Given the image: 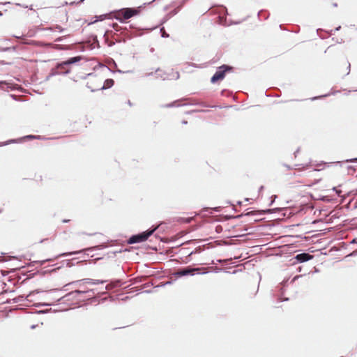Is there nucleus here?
Returning a JSON list of instances; mask_svg holds the SVG:
<instances>
[{"mask_svg": "<svg viewBox=\"0 0 357 357\" xmlns=\"http://www.w3.org/2000/svg\"><path fill=\"white\" fill-rule=\"evenodd\" d=\"M340 29H341V26H339L335 28V31H339Z\"/></svg>", "mask_w": 357, "mask_h": 357, "instance_id": "nucleus-50", "label": "nucleus"}, {"mask_svg": "<svg viewBox=\"0 0 357 357\" xmlns=\"http://www.w3.org/2000/svg\"><path fill=\"white\" fill-rule=\"evenodd\" d=\"M105 17H106V15H100L98 16H96V20L94 21V22L103 20L104 19H105Z\"/></svg>", "mask_w": 357, "mask_h": 357, "instance_id": "nucleus-23", "label": "nucleus"}, {"mask_svg": "<svg viewBox=\"0 0 357 357\" xmlns=\"http://www.w3.org/2000/svg\"><path fill=\"white\" fill-rule=\"evenodd\" d=\"M54 29H55V30H56V31H59V32H62V31H63V30H64V29H63L61 26H59V25H56V26H55Z\"/></svg>", "mask_w": 357, "mask_h": 357, "instance_id": "nucleus-33", "label": "nucleus"}, {"mask_svg": "<svg viewBox=\"0 0 357 357\" xmlns=\"http://www.w3.org/2000/svg\"><path fill=\"white\" fill-rule=\"evenodd\" d=\"M300 152V148L298 147L296 151L294 153V155L295 157L297 156L298 153Z\"/></svg>", "mask_w": 357, "mask_h": 357, "instance_id": "nucleus-40", "label": "nucleus"}, {"mask_svg": "<svg viewBox=\"0 0 357 357\" xmlns=\"http://www.w3.org/2000/svg\"><path fill=\"white\" fill-rule=\"evenodd\" d=\"M113 287H114V286H111V285L108 284V285H107V286L105 287V289H106V290H107V289H112Z\"/></svg>", "mask_w": 357, "mask_h": 357, "instance_id": "nucleus-41", "label": "nucleus"}, {"mask_svg": "<svg viewBox=\"0 0 357 357\" xmlns=\"http://www.w3.org/2000/svg\"><path fill=\"white\" fill-rule=\"evenodd\" d=\"M112 27L116 31H128V28L126 27H121L118 25L116 23H114L112 24Z\"/></svg>", "mask_w": 357, "mask_h": 357, "instance_id": "nucleus-16", "label": "nucleus"}, {"mask_svg": "<svg viewBox=\"0 0 357 357\" xmlns=\"http://www.w3.org/2000/svg\"><path fill=\"white\" fill-rule=\"evenodd\" d=\"M164 29H164V27H162V28H161V29H160V31L162 32V35H161V36H162V38H168V37H169V34H168V33H167L164 31Z\"/></svg>", "mask_w": 357, "mask_h": 357, "instance_id": "nucleus-24", "label": "nucleus"}, {"mask_svg": "<svg viewBox=\"0 0 357 357\" xmlns=\"http://www.w3.org/2000/svg\"><path fill=\"white\" fill-rule=\"evenodd\" d=\"M178 100H176V101H174V102H171V103L166 104V105H165L163 107H167V108H169V107H179V106H181L182 105H178V104H177V102H178Z\"/></svg>", "mask_w": 357, "mask_h": 357, "instance_id": "nucleus-19", "label": "nucleus"}, {"mask_svg": "<svg viewBox=\"0 0 357 357\" xmlns=\"http://www.w3.org/2000/svg\"><path fill=\"white\" fill-rule=\"evenodd\" d=\"M65 37H66V36L59 37V38H57L55 40V41H56V42H61V41H63V38H64Z\"/></svg>", "mask_w": 357, "mask_h": 357, "instance_id": "nucleus-39", "label": "nucleus"}, {"mask_svg": "<svg viewBox=\"0 0 357 357\" xmlns=\"http://www.w3.org/2000/svg\"><path fill=\"white\" fill-rule=\"evenodd\" d=\"M93 293L94 294V289H84V290H79L76 289L75 291H72L66 295L61 296L59 298H57L56 300V302H66V301H75V300H79V296L85 294H90Z\"/></svg>", "mask_w": 357, "mask_h": 357, "instance_id": "nucleus-3", "label": "nucleus"}, {"mask_svg": "<svg viewBox=\"0 0 357 357\" xmlns=\"http://www.w3.org/2000/svg\"><path fill=\"white\" fill-rule=\"evenodd\" d=\"M6 84L7 82L6 81H0V89H3V86Z\"/></svg>", "mask_w": 357, "mask_h": 357, "instance_id": "nucleus-37", "label": "nucleus"}, {"mask_svg": "<svg viewBox=\"0 0 357 357\" xmlns=\"http://www.w3.org/2000/svg\"><path fill=\"white\" fill-rule=\"evenodd\" d=\"M328 96H330V93L325 94V95L320 96H315V97L312 98L311 100H317V99H319V98H324V97H327Z\"/></svg>", "mask_w": 357, "mask_h": 357, "instance_id": "nucleus-26", "label": "nucleus"}, {"mask_svg": "<svg viewBox=\"0 0 357 357\" xmlns=\"http://www.w3.org/2000/svg\"><path fill=\"white\" fill-rule=\"evenodd\" d=\"M36 326H37V325H32V326H31V329H34Z\"/></svg>", "mask_w": 357, "mask_h": 357, "instance_id": "nucleus-52", "label": "nucleus"}, {"mask_svg": "<svg viewBox=\"0 0 357 357\" xmlns=\"http://www.w3.org/2000/svg\"><path fill=\"white\" fill-rule=\"evenodd\" d=\"M114 45V42H111L108 44L109 46H113Z\"/></svg>", "mask_w": 357, "mask_h": 357, "instance_id": "nucleus-49", "label": "nucleus"}, {"mask_svg": "<svg viewBox=\"0 0 357 357\" xmlns=\"http://www.w3.org/2000/svg\"><path fill=\"white\" fill-rule=\"evenodd\" d=\"M157 78H161L163 80H165L166 79V77L163 76V75H161V74H157V76H156Z\"/></svg>", "mask_w": 357, "mask_h": 357, "instance_id": "nucleus-38", "label": "nucleus"}, {"mask_svg": "<svg viewBox=\"0 0 357 357\" xmlns=\"http://www.w3.org/2000/svg\"><path fill=\"white\" fill-rule=\"evenodd\" d=\"M70 220H63V222H68Z\"/></svg>", "mask_w": 357, "mask_h": 357, "instance_id": "nucleus-57", "label": "nucleus"}, {"mask_svg": "<svg viewBox=\"0 0 357 357\" xmlns=\"http://www.w3.org/2000/svg\"><path fill=\"white\" fill-rule=\"evenodd\" d=\"M70 70H66L65 71H60L59 70V68H57V66H56V68H52L51 70V72L49 75V77H53V76H55V75H67L68 73H70Z\"/></svg>", "mask_w": 357, "mask_h": 357, "instance_id": "nucleus-10", "label": "nucleus"}, {"mask_svg": "<svg viewBox=\"0 0 357 357\" xmlns=\"http://www.w3.org/2000/svg\"><path fill=\"white\" fill-rule=\"evenodd\" d=\"M93 284H103L105 282H106V280H94L93 279Z\"/></svg>", "mask_w": 357, "mask_h": 357, "instance_id": "nucleus-25", "label": "nucleus"}, {"mask_svg": "<svg viewBox=\"0 0 357 357\" xmlns=\"http://www.w3.org/2000/svg\"><path fill=\"white\" fill-rule=\"evenodd\" d=\"M82 59V56H76L71 58H69L65 61H62L59 63V66H68L69 65L74 64L78 61H79Z\"/></svg>", "mask_w": 357, "mask_h": 357, "instance_id": "nucleus-9", "label": "nucleus"}, {"mask_svg": "<svg viewBox=\"0 0 357 357\" xmlns=\"http://www.w3.org/2000/svg\"><path fill=\"white\" fill-rule=\"evenodd\" d=\"M257 213V211H248V212L245 213L244 214V215H246V216H250V215H256ZM243 215V214H241V215H236V216L235 217V218H239L242 217Z\"/></svg>", "mask_w": 357, "mask_h": 357, "instance_id": "nucleus-17", "label": "nucleus"}, {"mask_svg": "<svg viewBox=\"0 0 357 357\" xmlns=\"http://www.w3.org/2000/svg\"><path fill=\"white\" fill-rule=\"evenodd\" d=\"M114 84V81L112 79H107L103 86L100 89V90H105L111 88Z\"/></svg>", "mask_w": 357, "mask_h": 357, "instance_id": "nucleus-12", "label": "nucleus"}, {"mask_svg": "<svg viewBox=\"0 0 357 357\" xmlns=\"http://www.w3.org/2000/svg\"><path fill=\"white\" fill-rule=\"evenodd\" d=\"M284 167H287V169H292V167L288 165H284Z\"/></svg>", "mask_w": 357, "mask_h": 357, "instance_id": "nucleus-43", "label": "nucleus"}, {"mask_svg": "<svg viewBox=\"0 0 357 357\" xmlns=\"http://www.w3.org/2000/svg\"><path fill=\"white\" fill-rule=\"evenodd\" d=\"M271 202L269 204V206H271L273 204V202H275V199L277 198V196L276 195H273V196L271 197Z\"/></svg>", "mask_w": 357, "mask_h": 357, "instance_id": "nucleus-35", "label": "nucleus"}, {"mask_svg": "<svg viewBox=\"0 0 357 357\" xmlns=\"http://www.w3.org/2000/svg\"><path fill=\"white\" fill-rule=\"evenodd\" d=\"M36 307H44V306H51L52 305V303H38L34 304Z\"/></svg>", "mask_w": 357, "mask_h": 357, "instance_id": "nucleus-20", "label": "nucleus"}, {"mask_svg": "<svg viewBox=\"0 0 357 357\" xmlns=\"http://www.w3.org/2000/svg\"><path fill=\"white\" fill-rule=\"evenodd\" d=\"M181 8H182V5H179L177 8H176L173 10L170 11L167 14V17H172V16L176 15L179 12V10H181Z\"/></svg>", "mask_w": 357, "mask_h": 357, "instance_id": "nucleus-15", "label": "nucleus"}, {"mask_svg": "<svg viewBox=\"0 0 357 357\" xmlns=\"http://www.w3.org/2000/svg\"><path fill=\"white\" fill-rule=\"evenodd\" d=\"M313 256L309 253L303 252L296 255L295 259L299 263H303L312 259Z\"/></svg>", "mask_w": 357, "mask_h": 357, "instance_id": "nucleus-8", "label": "nucleus"}, {"mask_svg": "<svg viewBox=\"0 0 357 357\" xmlns=\"http://www.w3.org/2000/svg\"><path fill=\"white\" fill-rule=\"evenodd\" d=\"M176 79H178L180 77L179 73L178 72L176 73Z\"/></svg>", "mask_w": 357, "mask_h": 357, "instance_id": "nucleus-47", "label": "nucleus"}, {"mask_svg": "<svg viewBox=\"0 0 357 357\" xmlns=\"http://www.w3.org/2000/svg\"><path fill=\"white\" fill-rule=\"evenodd\" d=\"M20 138L22 139V142H23L26 139H42V137L40 135H26V136H24Z\"/></svg>", "mask_w": 357, "mask_h": 357, "instance_id": "nucleus-14", "label": "nucleus"}, {"mask_svg": "<svg viewBox=\"0 0 357 357\" xmlns=\"http://www.w3.org/2000/svg\"><path fill=\"white\" fill-rule=\"evenodd\" d=\"M356 255H357V249L356 250L353 251L352 252H351L347 256H346V257H355Z\"/></svg>", "mask_w": 357, "mask_h": 357, "instance_id": "nucleus-32", "label": "nucleus"}, {"mask_svg": "<svg viewBox=\"0 0 357 357\" xmlns=\"http://www.w3.org/2000/svg\"><path fill=\"white\" fill-rule=\"evenodd\" d=\"M186 1L187 0H183V1L181 2V3L180 5H182V6H183Z\"/></svg>", "mask_w": 357, "mask_h": 357, "instance_id": "nucleus-53", "label": "nucleus"}, {"mask_svg": "<svg viewBox=\"0 0 357 357\" xmlns=\"http://www.w3.org/2000/svg\"><path fill=\"white\" fill-rule=\"evenodd\" d=\"M351 243H356L357 244V238H354L351 241Z\"/></svg>", "mask_w": 357, "mask_h": 357, "instance_id": "nucleus-44", "label": "nucleus"}, {"mask_svg": "<svg viewBox=\"0 0 357 357\" xmlns=\"http://www.w3.org/2000/svg\"><path fill=\"white\" fill-rule=\"evenodd\" d=\"M321 200L324 201V202H330L331 201V199L328 198V196H322L321 198H320Z\"/></svg>", "mask_w": 357, "mask_h": 357, "instance_id": "nucleus-30", "label": "nucleus"}, {"mask_svg": "<svg viewBox=\"0 0 357 357\" xmlns=\"http://www.w3.org/2000/svg\"><path fill=\"white\" fill-rule=\"evenodd\" d=\"M185 100H190L189 102H185L183 104V106L185 105H201L203 107H207L203 102H197L195 100L185 99Z\"/></svg>", "mask_w": 357, "mask_h": 357, "instance_id": "nucleus-11", "label": "nucleus"}, {"mask_svg": "<svg viewBox=\"0 0 357 357\" xmlns=\"http://www.w3.org/2000/svg\"><path fill=\"white\" fill-rule=\"evenodd\" d=\"M117 72H119V73H122V71H121V70H117Z\"/></svg>", "mask_w": 357, "mask_h": 357, "instance_id": "nucleus-63", "label": "nucleus"}, {"mask_svg": "<svg viewBox=\"0 0 357 357\" xmlns=\"http://www.w3.org/2000/svg\"><path fill=\"white\" fill-rule=\"evenodd\" d=\"M347 162H357V158L348 159L346 160Z\"/></svg>", "mask_w": 357, "mask_h": 357, "instance_id": "nucleus-34", "label": "nucleus"}, {"mask_svg": "<svg viewBox=\"0 0 357 357\" xmlns=\"http://www.w3.org/2000/svg\"><path fill=\"white\" fill-rule=\"evenodd\" d=\"M182 123H183V124H187V123H188V121H187L183 120V121H182Z\"/></svg>", "mask_w": 357, "mask_h": 357, "instance_id": "nucleus-54", "label": "nucleus"}, {"mask_svg": "<svg viewBox=\"0 0 357 357\" xmlns=\"http://www.w3.org/2000/svg\"><path fill=\"white\" fill-rule=\"evenodd\" d=\"M214 210L217 212L220 211L219 207L215 208Z\"/></svg>", "mask_w": 357, "mask_h": 357, "instance_id": "nucleus-51", "label": "nucleus"}, {"mask_svg": "<svg viewBox=\"0 0 357 357\" xmlns=\"http://www.w3.org/2000/svg\"><path fill=\"white\" fill-rule=\"evenodd\" d=\"M271 210L270 209H267L266 211H264L262 213H265L266 212H270Z\"/></svg>", "mask_w": 357, "mask_h": 357, "instance_id": "nucleus-56", "label": "nucleus"}, {"mask_svg": "<svg viewBox=\"0 0 357 357\" xmlns=\"http://www.w3.org/2000/svg\"><path fill=\"white\" fill-rule=\"evenodd\" d=\"M24 298V296H20L17 298L13 299V303H17L20 301H22V298Z\"/></svg>", "mask_w": 357, "mask_h": 357, "instance_id": "nucleus-36", "label": "nucleus"}, {"mask_svg": "<svg viewBox=\"0 0 357 357\" xmlns=\"http://www.w3.org/2000/svg\"><path fill=\"white\" fill-rule=\"evenodd\" d=\"M141 6L137 8H124L116 11L114 18L119 22L123 23L127 20L137 15L141 12Z\"/></svg>", "mask_w": 357, "mask_h": 357, "instance_id": "nucleus-1", "label": "nucleus"}, {"mask_svg": "<svg viewBox=\"0 0 357 357\" xmlns=\"http://www.w3.org/2000/svg\"><path fill=\"white\" fill-rule=\"evenodd\" d=\"M55 49H56L58 50H68L69 47L68 46L63 45H56Z\"/></svg>", "mask_w": 357, "mask_h": 357, "instance_id": "nucleus-21", "label": "nucleus"}, {"mask_svg": "<svg viewBox=\"0 0 357 357\" xmlns=\"http://www.w3.org/2000/svg\"><path fill=\"white\" fill-rule=\"evenodd\" d=\"M264 185H261L259 188V193H260L264 190Z\"/></svg>", "mask_w": 357, "mask_h": 357, "instance_id": "nucleus-42", "label": "nucleus"}, {"mask_svg": "<svg viewBox=\"0 0 357 357\" xmlns=\"http://www.w3.org/2000/svg\"><path fill=\"white\" fill-rule=\"evenodd\" d=\"M15 47H4V48H1L0 49V51L1 52H8V51H10V50H15Z\"/></svg>", "mask_w": 357, "mask_h": 357, "instance_id": "nucleus-28", "label": "nucleus"}, {"mask_svg": "<svg viewBox=\"0 0 357 357\" xmlns=\"http://www.w3.org/2000/svg\"><path fill=\"white\" fill-rule=\"evenodd\" d=\"M10 259L15 258V257H9Z\"/></svg>", "mask_w": 357, "mask_h": 357, "instance_id": "nucleus-64", "label": "nucleus"}, {"mask_svg": "<svg viewBox=\"0 0 357 357\" xmlns=\"http://www.w3.org/2000/svg\"><path fill=\"white\" fill-rule=\"evenodd\" d=\"M172 284V281H168V282H167L166 283H165V284H163V286H164V285H166V284Z\"/></svg>", "mask_w": 357, "mask_h": 357, "instance_id": "nucleus-48", "label": "nucleus"}, {"mask_svg": "<svg viewBox=\"0 0 357 357\" xmlns=\"http://www.w3.org/2000/svg\"><path fill=\"white\" fill-rule=\"evenodd\" d=\"M94 249H95V248H89L86 249H82V250H77V251L63 252V253H61V254L56 255L54 259H47L42 260V261H33V263L39 264L40 266H42L47 261H52L54 259H59V257H68V256H72V255H77V254H80V253H86V252L92 251Z\"/></svg>", "mask_w": 357, "mask_h": 357, "instance_id": "nucleus-6", "label": "nucleus"}, {"mask_svg": "<svg viewBox=\"0 0 357 357\" xmlns=\"http://www.w3.org/2000/svg\"><path fill=\"white\" fill-rule=\"evenodd\" d=\"M264 13V11L263 10H261L258 13V16L259 17H261V15Z\"/></svg>", "mask_w": 357, "mask_h": 357, "instance_id": "nucleus-45", "label": "nucleus"}, {"mask_svg": "<svg viewBox=\"0 0 357 357\" xmlns=\"http://www.w3.org/2000/svg\"><path fill=\"white\" fill-rule=\"evenodd\" d=\"M350 67H351V65H350V63H349V66H348L349 71H350ZM349 73V72H348V73Z\"/></svg>", "mask_w": 357, "mask_h": 357, "instance_id": "nucleus-59", "label": "nucleus"}, {"mask_svg": "<svg viewBox=\"0 0 357 357\" xmlns=\"http://www.w3.org/2000/svg\"><path fill=\"white\" fill-rule=\"evenodd\" d=\"M51 77H49V75L47 77V80L49 79Z\"/></svg>", "mask_w": 357, "mask_h": 357, "instance_id": "nucleus-62", "label": "nucleus"}, {"mask_svg": "<svg viewBox=\"0 0 357 357\" xmlns=\"http://www.w3.org/2000/svg\"><path fill=\"white\" fill-rule=\"evenodd\" d=\"M159 71H160V69L159 68L155 70V73H158Z\"/></svg>", "mask_w": 357, "mask_h": 357, "instance_id": "nucleus-58", "label": "nucleus"}, {"mask_svg": "<svg viewBox=\"0 0 357 357\" xmlns=\"http://www.w3.org/2000/svg\"><path fill=\"white\" fill-rule=\"evenodd\" d=\"M72 261V260H70V259H68V260H64V261H62V264H63V265H62V266H63L64 264H66V266L67 267H72V266H73V264L72 263V261Z\"/></svg>", "mask_w": 357, "mask_h": 357, "instance_id": "nucleus-22", "label": "nucleus"}, {"mask_svg": "<svg viewBox=\"0 0 357 357\" xmlns=\"http://www.w3.org/2000/svg\"><path fill=\"white\" fill-rule=\"evenodd\" d=\"M21 142H22V139H21L20 137V138H17V139H9V140H8L6 142L0 143V146L8 145V144H12V143H21Z\"/></svg>", "mask_w": 357, "mask_h": 357, "instance_id": "nucleus-13", "label": "nucleus"}, {"mask_svg": "<svg viewBox=\"0 0 357 357\" xmlns=\"http://www.w3.org/2000/svg\"><path fill=\"white\" fill-rule=\"evenodd\" d=\"M201 268H193L191 266H187L181 269H178L177 271L173 273V275L179 278L182 276L186 275H194L195 273L197 274H206L208 271L200 272Z\"/></svg>", "mask_w": 357, "mask_h": 357, "instance_id": "nucleus-5", "label": "nucleus"}, {"mask_svg": "<svg viewBox=\"0 0 357 357\" xmlns=\"http://www.w3.org/2000/svg\"><path fill=\"white\" fill-rule=\"evenodd\" d=\"M56 66H57V68H59V70L60 71H65L66 70H70L69 68H67L68 66H59V63L56 64Z\"/></svg>", "mask_w": 357, "mask_h": 357, "instance_id": "nucleus-27", "label": "nucleus"}, {"mask_svg": "<svg viewBox=\"0 0 357 357\" xmlns=\"http://www.w3.org/2000/svg\"><path fill=\"white\" fill-rule=\"evenodd\" d=\"M158 227V226L153 225L151 227L144 231L132 235L128 239V243L135 244L146 241L157 230Z\"/></svg>", "mask_w": 357, "mask_h": 357, "instance_id": "nucleus-2", "label": "nucleus"}, {"mask_svg": "<svg viewBox=\"0 0 357 357\" xmlns=\"http://www.w3.org/2000/svg\"><path fill=\"white\" fill-rule=\"evenodd\" d=\"M93 279H91V278H84V279H82V280H76V281H73V282H69L68 284H65L62 289H61L60 290H62V291H67V289H66V287L69 286V285H72V284H79V287H83L84 284H93ZM59 290V289H52L50 291H58Z\"/></svg>", "mask_w": 357, "mask_h": 357, "instance_id": "nucleus-7", "label": "nucleus"}, {"mask_svg": "<svg viewBox=\"0 0 357 357\" xmlns=\"http://www.w3.org/2000/svg\"><path fill=\"white\" fill-rule=\"evenodd\" d=\"M50 311H51V309H47V310H38L36 312L38 314H45V313H47Z\"/></svg>", "mask_w": 357, "mask_h": 357, "instance_id": "nucleus-29", "label": "nucleus"}, {"mask_svg": "<svg viewBox=\"0 0 357 357\" xmlns=\"http://www.w3.org/2000/svg\"><path fill=\"white\" fill-rule=\"evenodd\" d=\"M232 70V67L226 64H223L217 68L216 72L211 78V82L215 84L220 80H222L227 72Z\"/></svg>", "mask_w": 357, "mask_h": 357, "instance_id": "nucleus-4", "label": "nucleus"}, {"mask_svg": "<svg viewBox=\"0 0 357 357\" xmlns=\"http://www.w3.org/2000/svg\"><path fill=\"white\" fill-rule=\"evenodd\" d=\"M333 191L335 192V193L337 195H340V193H341V190H338L337 187H333L332 188Z\"/></svg>", "mask_w": 357, "mask_h": 357, "instance_id": "nucleus-31", "label": "nucleus"}, {"mask_svg": "<svg viewBox=\"0 0 357 357\" xmlns=\"http://www.w3.org/2000/svg\"><path fill=\"white\" fill-rule=\"evenodd\" d=\"M9 3H10V2H5V3H3V5H6V4H9Z\"/></svg>", "mask_w": 357, "mask_h": 357, "instance_id": "nucleus-60", "label": "nucleus"}, {"mask_svg": "<svg viewBox=\"0 0 357 357\" xmlns=\"http://www.w3.org/2000/svg\"><path fill=\"white\" fill-rule=\"evenodd\" d=\"M40 291L39 290H34L31 292H30L26 296V299L28 301H31V297L33 296H34L36 294H38L40 293Z\"/></svg>", "mask_w": 357, "mask_h": 357, "instance_id": "nucleus-18", "label": "nucleus"}, {"mask_svg": "<svg viewBox=\"0 0 357 357\" xmlns=\"http://www.w3.org/2000/svg\"><path fill=\"white\" fill-rule=\"evenodd\" d=\"M84 0H80L79 3H82Z\"/></svg>", "mask_w": 357, "mask_h": 357, "instance_id": "nucleus-61", "label": "nucleus"}, {"mask_svg": "<svg viewBox=\"0 0 357 357\" xmlns=\"http://www.w3.org/2000/svg\"><path fill=\"white\" fill-rule=\"evenodd\" d=\"M128 104L130 106H132V103H131L130 100H128Z\"/></svg>", "mask_w": 357, "mask_h": 357, "instance_id": "nucleus-55", "label": "nucleus"}, {"mask_svg": "<svg viewBox=\"0 0 357 357\" xmlns=\"http://www.w3.org/2000/svg\"><path fill=\"white\" fill-rule=\"evenodd\" d=\"M153 75V73L151 72V73H146V76L149 77V76H151Z\"/></svg>", "mask_w": 357, "mask_h": 357, "instance_id": "nucleus-46", "label": "nucleus"}]
</instances>
